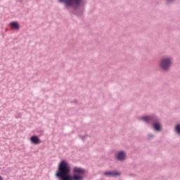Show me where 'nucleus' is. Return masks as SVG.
Wrapping results in <instances>:
<instances>
[{"label": "nucleus", "mask_w": 180, "mask_h": 180, "mask_svg": "<svg viewBox=\"0 0 180 180\" xmlns=\"http://www.w3.org/2000/svg\"><path fill=\"white\" fill-rule=\"evenodd\" d=\"M70 167L68 162L65 160H62L56 174L59 180H83L86 170L79 167H74L73 176L70 175Z\"/></svg>", "instance_id": "1"}, {"label": "nucleus", "mask_w": 180, "mask_h": 180, "mask_svg": "<svg viewBox=\"0 0 180 180\" xmlns=\"http://www.w3.org/2000/svg\"><path fill=\"white\" fill-rule=\"evenodd\" d=\"M59 1L65 4L66 7L77 8L79 6L82 0H59Z\"/></svg>", "instance_id": "2"}, {"label": "nucleus", "mask_w": 180, "mask_h": 180, "mask_svg": "<svg viewBox=\"0 0 180 180\" xmlns=\"http://www.w3.org/2000/svg\"><path fill=\"white\" fill-rule=\"evenodd\" d=\"M171 63H172L171 58H163L160 61V67H162V69L167 70L171 66Z\"/></svg>", "instance_id": "3"}, {"label": "nucleus", "mask_w": 180, "mask_h": 180, "mask_svg": "<svg viewBox=\"0 0 180 180\" xmlns=\"http://www.w3.org/2000/svg\"><path fill=\"white\" fill-rule=\"evenodd\" d=\"M105 175L107 176H120V172L117 171H109V172H105Z\"/></svg>", "instance_id": "4"}, {"label": "nucleus", "mask_w": 180, "mask_h": 180, "mask_svg": "<svg viewBox=\"0 0 180 180\" xmlns=\"http://www.w3.org/2000/svg\"><path fill=\"white\" fill-rule=\"evenodd\" d=\"M126 158V153L124 151L118 152L117 159L120 161L124 160Z\"/></svg>", "instance_id": "5"}, {"label": "nucleus", "mask_w": 180, "mask_h": 180, "mask_svg": "<svg viewBox=\"0 0 180 180\" xmlns=\"http://www.w3.org/2000/svg\"><path fill=\"white\" fill-rule=\"evenodd\" d=\"M30 141L34 144H39L41 141L37 136H32L30 138Z\"/></svg>", "instance_id": "6"}, {"label": "nucleus", "mask_w": 180, "mask_h": 180, "mask_svg": "<svg viewBox=\"0 0 180 180\" xmlns=\"http://www.w3.org/2000/svg\"><path fill=\"white\" fill-rule=\"evenodd\" d=\"M10 26L12 30H18L20 29V26L17 22H11L10 23Z\"/></svg>", "instance_id": "7"}, {"label": "nucleus", "mask_w": 180, "mask_h": 180, "mask_svg": "<svg viewBox=\"0 0 180 180\" xmlns=\"http://www.w3.org/2000/svg\"><path fill=\"white\" fill-rule=\"evenodd\" d=\"M153 129H155V131H159L161 129V125L159 122H155L153 124Z\"/></svg>", "instance_id": "8"}, {"label": "nucleus", "mask_w": 180, "mask_h": 180, "mask_svg": "<svg viewBox=\"0 0 180 180\" xmlns=\"http://www.w3.org/2000/svg\"><path fill=\"white\" fill-rule=\"evenodd\" d=\"M152 120V117L150 116H145L142 117V120H143L145 122H149Z\"/></svg>", "instance_id": "9"}, {"label": "nucleus", "mask_w": 180, "mask_h": 180, "mask_svg": "<svg viewBox=\"0 0 180 180\" xmlns=\"http://www.w3.org/2000/svg\"><path fill=\"white\" fill-rule=\"evenodd\" d=\"M175 131L177 134H180V124H176L175 127Z\"/></svg>", "instance_id": "10"}, {"label": "nucleus", "mask_w": 180, "mask_h": 180, "mask_svg": "<svg viewBox=\"0 0 180 180\" xmlns=\"http://www.w3.org/2000/svg\"><path fill=\"white\" fill-rule=\"evenodd\" d=\"M167 2H172V1H174V0H167Z\"/></svg>", "instance_id": "11"}, {"label": "nucleus", "mask_w": 180, "mask_h": 180, "mask_svg": "<svg viewBox=\"0 0 180 180\" xmlns=\"http://www.w3.org/2000/svg\"><path fill=\"white\" fill-rule=\"evenodd\" d=\"M0 180H4L3 177L0 175Z\"/></svg>", "instance_id": "12"}]
</instances>
